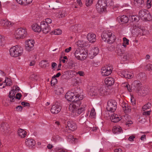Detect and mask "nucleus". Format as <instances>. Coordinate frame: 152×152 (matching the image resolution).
<instances>
[{"instance_id": "4d7b16f0", "label": "nucleus", "mask_w": 152, "mask_h": 152, "mask_svg": "<svg viewBox=\"0 0 152 152\" xmlns=\"http://www.w3.org/2000/svg\"><path fill=\"white\" fill-rule=\"evenodd\" d=\"M146 67L147 69L148 70H152V64H148L146 65Z\"/></svg>"}, {"instance_id": "e433bc0d", "label": "nucleus", "mask_w": 152, "mask_h": 152, "mask_svg": "<svg viewBox=\"0 0 152 152\" xmlns=\"http://www.w3.org/2000/svg\"><path fill=\"white\" fill-rule=\"evenodd\" d=\"M4 82L6 83L5 86H10L12 84V82L11 80L8 77L6 78V79Z\"/></svg>"}, {"instance_id": "b1692460", "label": "nucleus", "mask_w": 152, "mask_h": 152, "mask_svg": "<svg viewBox=\"0 0 152 152\" xmlns=\"http://www.w3.org/2000/svg\"><path fill=\"white\" fill-rule=\"evenodd\" d=\"M106 87L102 86L98 90L99 95V96H104L107 94V92L106 90Z\"/></svg>"}, {"instance_id": "5fc2aeb1", "label": "nucleus", "mask_w": 152, "mask_h": 152, "mask_svg": "<svg viewBox=\"0 0 152 152\" xmlns=\"http://www.w3.org/2000/svg\"><path fill=\"white\" fill-rule=\"evenodd\" d=\"M21 104L24 106V107H27L28 108L30 106V104L28 103L25 102H22L21 103Z\"/></svg>"}, {"instance_id": "4c0bfd02", "label": "nucleus", "mask_w": 152, "mask_h": 152, "mask_svg": "<svg viewBox=\"0 0 152 152\" xmlns=\"http://www.w3.org/2000/svg\"><path fill=\"white\" fill-rule=\"evenodd\" d=\"M55 91L56 94L58 95H60L63 92V88L61 87H60L59 88H56Z\"/></svg>"}, {"instance_id": "7c9ffc66", "label": "nucleus", "mask_w": 152, "mask_h": 152, "mask_svg": "<svg viewBox=\"0 0 152 152\" xmlns=\"http://www.w3.org/2000/svg\"><path fill=\"white\" fill-rule=\"evenodd\" d=\"M99 50L98 48L95 47L91 50L90 54L93 55L94 56H95L97 55L99 53Z\"/></svg>"}, {"instance_id": "a19ab883", "label": "nucleus", "mask_w": 152, "mask_h": 152, "mask_svg": "<svg viewBox=\"0 0 152 152\" xmlns=\"http://www.w3.org/2000/svg\"><path fill=\"white\" fill-rule=\"evenodd\" d=\"M151 104L150 103L148 102L143 106L142 109L144 111H145V110L149 109L151 107Z\"/></svg>"}, {"instance_id": "6ab92c4d", "label": "nucleus", "mask_w": 152, "mask_h": 152, "mask_svg": "<svg viewBox=\"0 0 152 152\" xmlns=\"http://www.w3.org/2000/svg\"><path fill=\"white\" fill-rule=\"evenodd\" d=\"M15 92L14 89L12 90L9 93L8 97L10 98V102H13L15 101Z\"/></svg>"}, {"instance_id": "49530a36", "label": "nucleus", "mask_w": 152, "mask_h": 152, "mask_svg": "<svg viewBox=\"0 0 152 152\" xmlns=\"http://www.w3.org/2000/svg\"><path fill=\"white\" fill-rule=\"evenodd\" d=\"M57 82V80L55 77H53L51 81V85H54Z\"/></svg>"}, {"instance_id": "a211bd4d", "label": "nucleus", "mask_w": 152, "mask_h": 152, "mask_svg": "<svg viewBox=\"0 0 152 152\" xmlns=\"http://www.w3.org/2000/svg\"><path fill=\"white\" fill-rule=\"evenodd\" d=\"M96 36L94 34L89 33L87 35V38L90 42L93 43L96 41Z\"/></svg>"}, {"instance_id": "69168bd1", "label": "nucleus", "mask_w": 152, "mask_h": 152, "mask_svg": "<svg viewBox=\"0 0 152 152\" xmlns=\"http://www.w3.org/2000/svg\"><path fill=\"white\" fill-rule=\"evenodd\" d=\"M128 106V104L126 103H123L122 104L121 106L123 108V111L124 110V109H125L126 107V106Z\"/></svg>"}, {"instance_id": "1a4fd4ad", "label": "nucleus", "mask_w": 152, "mask_h": 152, "mask_svg": "<svg viewBox=\"0 0 152 152\" xmlns=\"http://www.w3.org/2000/svg\"><path fill=\"white\" fill-rule=\"evenodd\" d=\"M80 98H76L75 99L74 101H72V104H71L69 106V109L70 110H72V108L75 109H77L80 106V105L81 104V102L80 101L81 100L79 99Z\"/></svg>"}, {"instance_id": "c03bdc74", "label": "nucleus", "mask_w": 152, "mask_h": 152, "mask_svg": "<svg viewBox=\"0 0 152 152\" xmlns=\"http://www.w3.org/2000/svg\"><path fill=\"white\" fill-rule=\"evenodd\" d=\"M139 17L136 15H133L132 16V22H137L139 21Z\"/></svg>"}, {"instance_id": "ea45409f", "label": "nucleus", "mask_w": 152, "mask_h": 152, "mask_svg": "<svg viewBox=\"0 0 152 152\" xmlns=\"http://www.w3.org/2000/svg\"><path fill=\"white\" fill-rule=\"evenodd\" d=\"M106 4H107V7L108 6L110 7L113 6L114 5V3L113 0H106Z\"/></svg>"}, {"instance_id": "a18cd8bd", "label": "nucleus", "mask_w": 152, "mask_h": 152, "mask_svg": "<svg viewBox=\"0 0 152 152\" xmlns=\"http://www.w3.org/2000/svg\"><path fill=\"white\" fill-rule=\"evenodd\" d=\"M67 139L69 141H75V140H77L76 138H75L73 137V136L72 135H69L67 137Z\"/></svg>"}, {"instance_id": "0eeeda50", "label": "nucleus", "mask_w": 152, "mask_h": 152, "mask_svg": "<svg viewBox=\"0 0 152 152\" xmlns=\"http://www.w3.org/2000/svg\"><path fill=\"white\" fill-rule=\"evenodd\" d=\"M71 91L74 94L75 98H80L79 99L80 100H82L83 99V96L81 94L82 91L80 88L75 87L72 89Z\"/></svg>"}, {"instance_id": "052dcab7", "label": "nucleus", "mask_w": 152, "mask_h": 152, "mask_svg": "<svg viewBox=\"0 0 152 152\" xmlns=\"http://www.w3.org/2000/svg\"><path fill=\"white\" fill-rule=\"evenodd\" d=\"M131 102L133 105H134L136 104V101L134 97H131Z\"/></svg>"}, {"instance_id": "423d86ee", "label": "nucleus", "mask_w": 152, "mask_h": 152, "mask_svg": "<svg viewBox=\"0 0 152 152\" xmlns=\"http://www.w3.org/2000/svg\"><path fill=\"white\" fill-rule=\"evenodd\" d=\"M75 57L78 60H82L85 59L87 56L85 52H82L79 48H77L74 53Z\"/></svg>"}, {"instance_id": "6e6552de", "label": "nucleus", "mask_w": 152, "mask_h": 152, "mask_svg": "<svg viewBox=\"0 0 152 152\" xmlns=\"http://www.w3.org/2000/svg\"><path fill=\"white\" fill-rule=\"evenodd\" d=\"M113 68L111 66H105L102 68L101 73L102 75L104 76H108L112 73Z\"/></svg>"}, {"instance_id": "f704fd0d", "label": "nucleus", "mask_w": 152, "mask_h": 152, "mask_svg": "<svg viewBox=\"0 0 152 152\" xmlns=\"http://www.w3.org/2000/svg\"><path fill=\"white\" fill-rule=\"evenodd\" d=\"M76 109V113H77L78 115H80L84 111L85 107L83 106H82Z\"/></svg>"}, {"instance_id": "338daca9", "label": "nucleus", "mask_w": 152, "mask_h": 152, "mask_svg": "<svg viewBox=\"0 0 152 152\" xmlns=\"http://www.w3.org/2000/svg\"><path fill=\"white\" fill-rule=\"evenodd\" d=\"M147 6L148 8H150L151 7V0H147Z\"/></svg>"}, {"instance_id": "37998d69", "label": "nucleus", "mask_w": 152, "mask_h": 152, "mask_svg": "<svg viewBox=\"0 0 152 152\" xmlns=\"http://www.w3.org/2000/svg\"><path fill=\"white\" fill-rule=\"evenodd\" d=\"M30 79L33 81H37L38 79V76L37 75L32 74L30 76Z\"/></svg>"}, {"instance_id": "9b49d317", "label": "nucleus", "mask_w": 152, "mask_h": 152, "mask_svg": "<svg viewBox=\"0 0 152 152\" xmlns=\"http://www.w3.org/2000/svg\"><path fill=\"white\" fill-rule=\"evenodd\" d=\"M34 41L32 39L27 40L26 42L25 48L26 50L30 51L33 49Z\"/></svg>"}, {"instance_id": "dca6fc26", "label": "nucleus", "mask_w": 152, "mask_h": 152, "mask_svg": "<svg viewBox=\"0 0 152 152\" xmlns=\"http://www.w3.org/2000/svg\"><path fill=\"white\" fill-rule=\"evenodd\" d=\"M35 143L34 140L31 139H26L25 141L26 145L31 148H32L33 146H34Z\"/></svg>"}, {"instance_id": "c756f323", "label": "nucleus", "mask_w": 152, "mask_h": 152, "mask_svg": "<svg viewBox=\"0 0 152 152\" xmlns=\"http://www.w3.org/2000/svg\"><path fill=\"white\" fill-rule=\"evenodd\" d=\"M115 53L119 56H121L124 53V50H122L119 47V45H117L115 48Z\"/></svg>"}, {"instance_id": "393cba45", "label": "nucleus", "mask_w": 152, "mask_h": 152, "mask_svg": "<svg viewBox=\"0 0 152 152\" xmlns=\"http://www.w3.org/2000/svg\"><path fill=\"white\" fill-rule=\"evenodd\" d=\"M149 11L146 10H140L139 13V15L140 17L142 19H143L145 17H146V15L148 14Z\"/></svg>"}, {"instance_id": "4468645a", "label": "nucleus", "mask_w": 152, "mask_h": 152, "mask_svg": "<svg viewBox=\"0 0 152 152\" xmlns=\"http://www.w3.org/2000/svg\"><path fill=\"white\" fill-rule=\"evenodd\" d=\"M67 124L69 130L74 131L77 128L76 123L72 121H68Z\"/></svg>"}, {"instance_id": "a878e982", "label": "nucleus", "mask_w": 152, "mask_h": 152, "mask_svg": "<svg viewBox=\"0 0 152 152\" xmlns=\"http://www.w3.org/2000/svg\"><path fill=\"white\" fill-rule=\"evenodd\" d=\"M1 24L6 28L9 27L11 25V22L6 19L1 20Z\"/></svg>"}, {"instance_id": "2f4dec72", "label": "nucleus", "mask_w": 152, "mask_h": 152, "mask_svg": "<svg viewBox=\"0 0 152 152\" xmlns=\"http://www.w3.org/2000/svg\"><path fill=\"white\" fill-rule=\"evenodd\" d=\"M120 20L122 24L126 23L128 22L129 19L126 15H123L121 17Z\"/></svg>"}, {"instance_id": "f257e3e1", "label": "nucleus", "mask_w": 152, "mask_h": 152, "mask_svg": "<svg viewBox=\"0 0 152 152\" xmlns=\"http://www.w3.org/2000/svg\"><path fill=\"white\" fill-rule=\"evenodd\" d=\"M10 55L14 57L20 56L23 54V49L20 46L16 45L11 48L10 50Z\"/></svg>"}, {"instance_id": "2eb2a0df", "label": "nucleus", "mask_w": 152, "mask_h": 152, "mask_svg": "<svg viewBox=\"0 0 152 152\" xmlns=\"http://www.w3.org/2000/svg\"><path fill=\"white\" fill-rule=\"evenodd\" d=\"M120 74L122 77H124L128 79L131 78L133 77L132 74L130 72L124 70L120 73Z\"/></svg>"}, {"instance_id": "ddd939ff", "label": "nucleus", "mask_w": 152, "mask_h": 152, "mask_svg": "<svg viewBox=\"0 0 152 152\" xmlns=\"http://www.w3.org/2000/svg\"><path fill=\"white\" fill-rule=\"evenodd\" d=\"M75 96L74 94L71 91L67 92L65 95V97L67 100L70 102L74 101L75 100Z\"/></svg>"}, {"instance_id": "79ce46f5", "label": "nucleus", "mask_w": 152, "mask_h": 152, "mask_svg": "<svg viewBox=\"0 0 152 152\" xmlns=\"http://www.w3.org/2000/svg\"><path fill=\"white\" fill-rule=\"evenodd\" d=\"M90 95L91 96H95L99 95L98 90L94 89L92 90L90 92Z\"/></svg>"}, {"instance_id": "6e6d98bb", "label": "nucleus", "mask_w": 152, "mask_h": 152, "mask_svg": "<svg viewBox=\"0 0 152 152\" xmlns=\"http://www.w3.org/2000/svg\"><path fill=\"white\" fill-rule=\"evenodd\" d=\"M96 115V113L94 109H92L91 110V112L90 113V115L91 117H94V116H95Z\"/></svg>"}, {"instance_id": "72a5a7b5", "label": "nucleus", "mask_w": 152, "mask_h": 152, "mask_svg": "<svg viewBox=\"0 0 152 152\" xmlns=\"http://www.w3.org/2000/svg\"><path fill=\"white\" fill-rule=\"evenodd\" d=\"M143 20L146 21H150L152 20V17L149 12L148 14L146 15L143 18Z\"/></svg>"}, {"instance_id": "20e7f679", "label": "nucleus", "mask_w": 152, "mask_h": 152, "mask_svg": "<svg viewBox=\"0 0 152 152\" xmlns=\"http://www.w3.org/2000/svg\"><path fill=\"white\" fill-rule=\"evenodd\" d=\"M106 0H99L96 4L97 11L99 12H102L106 10Z\"/></svg>"}, {"instance_id": "3c124183", "label": "nucleus", "mask_w": 152, "mask_h": 152, "mask_svg": "<svg viewBox=\"0 0 152 152\" xmlns=\"http://www.w3.org/2000/svg\"><path fill=\"white\" fill-rule=\"evenodd\" d=\"M61 33V31L59 29H56L54 31V34L55 35H59Z\"/></svg>"}, {"instance_id": "7ed1b4c3", "label": "nucleus", "mask_w": 152, "mask_h": 152, "mask_svg": "<svg viewBox=\"0 0 152 152\" xmlns=\"http://www.w3.org/2000/svg\"><path fill=\"white\" fill-rule=\"evenodd\" d=\"M26 34L27 32L25 29L20 28L15 31L14 36L15 39H18L25 38Z\"/></svg>"}, {"instance_id": "603ef678", "label": "nucleus", "mask_w": 152, "mask_h": 152, "mask_svg": "<svg viewBox=\"0 0 152 152\" xmlns=\"http://www.w3.org/2000/svg\"><path fill=\"white\" fill-rule=\"evenodd\" d=\"M16 1L20 4L26 5V0H16Z\"/></svg>"}, {"instance_id": "8fccbe9b", "label": "nucleus", "mask_w": 152, "mask_h": 152, "mask_svg": "<svg viewBox=\"0 0 152 152\" xmlns=\"http://www.w3.org/2000/svg\"><path fill=\"white\" fill-rule=\"evenodd\" d=\"M126 107L125 109H124V113H127L129 112H130L131 111V108L130 107L128 106H126Z\"/></svg>"}, {"instance_id": "f8f14e48", "label": "nucleus", "mask_w": 152, "mask_h": 152, "mask_svg": "<svg viewBox=\"0 0 152 152\" xmlns=\"http://www.w3.org/2000/svg\"><path fill=\"white\" fill-rule=\"evenodd\" d=\"M61 108L60 104L57 103L52 106L50 111L53 114H57L60 111Z\"/></svg>"}, {"instance_id": "5701e85b", "label": "nucleus", "mask_w": 152, "mask_h": 152, "mask_svg": "<svg viewBox=\"0 0 152 152\" xmlns=\"http://www.w3.org/2000/svg\"><path fill=\"white\" fill-rule=\"evenodd\" d=\"M114 82V79L112 77H109L106 78L105 80V83L108 86H111L113 85Z\"/></svg>"}, {"instance_id": "c9c22d12", "label": "nucleus", "mask_w": 152, "mask_h": 152, "mask_svg": "<svg viewBox=\"0 0 152 152\" xmlns=\"http://www.w3.org/2000/svg\"><path fill=\"white\" fill-rule=\"evenodd\" d=\"M131 55L129 53L126 52L124 53L123 59L124 61H126L129 60L131 57Z\"/></svg>"}, {"instance_id": "cd10ccee", "label": "nucleus", "mask_w": 152, "mask_h": 152, "mask_svg": "<svg viewBox=\"0 0 152 152\" xmlns=\"http://www.w3.org/2000/svg\"><path fill=\"white\" fill-rule=\"evenodd\" d=\"M48 62V61L46 60H43L40 62L39 64L41 67L45 68L49 66V64Z\"/></svg>"}, {"instance_id": "680f3d73", "label": "nucleus", "mask_w": 152, "mask_h": 152, "mask_svg": "<svg viewBox=\"0 0 152 152\" xmlns=\"http://www.w3.org/2000/svg\"><path fill=\"white\" fill-rule=\"evenodd\" d=\"M123 41L124 42V43L126 45H128L129 43V40L126 37H124L123 38Z\"/></svg>"}, {"instance_id": "39448f33", "label": "nucleus", "mask_w": 152, "mask_h": 152, "mask_svg": "<svg viewBox=\"0 0 152 152\" xmlns=\"http://www.w3.org/2000/svg\"><path fill=\"white\" fill-rule=\"evenodd\" d=\"M117 103L115 100H110L107 102L106 109L108 111L114 112L117 108Z\"/></svg>"}, {"instance_id": "774afa93", "label": "nucleus", "mask_w": 152, "mask_h": 152, "mask_svg": "<svg viewBox=\"0 0 152 152\" xmlns=\"http://www.w3.org/2000/svg\"><path fill=\"white\" fill-rule=\"evenodd\" d=\"M126 86L127 88L128 89V90L129 91V92H130L131 91V89L130 88V86L129 85L126 84Z\"/></svg>"}, {"instance_id": "4be33fe9", "label": "nucleus", "mask_w": 152, "mask_h": 152, "mask_svg": "<svg viewBox=\"0 0 152 152\" xmlns=\"http://www.w3.org/2000/svg\"><path fill=\"white\" fill-rule=\"evenodd\" d=\"M31 27L32 30L35 32H39L41 31V26H39L37 23L33 24Z\"/></svg>"}, {"instance_id": "aec40b11", "label": "nucleus", "mask_w": 152, "mask_h": 152, "mask_svg": "<svg viewBox=\"0 0 152 152\" xmlns=\"http://www.w3.org/2000/svg\"><path fill=\"white\" fill-rule=\"evenodd\" d=\"M148 89L147 88L143 87H141V88L139 90V94L141 96H144L146 95L148 92Z\"/></svg>"}, {"instance_id": "e2e57ef3", "label": "nucleus", "mask_w": 152, "mask_h": 152, "mask_svg": "<svg viewBox=\"0 0 152 152\" xmlns=\"http://www.w3.org/2000/svg\"><path fill=\"white\" fill-rule=\"evenodd\" d=\"M150 111H145L142 114L143 115H149L150 114Z\"/></svg>"}, {"instance_id": "de8ad7c7", "label": "nucleus", "mask_w": 152, "mask_h": 152, "mask_svg": "<svg viewBox=\"0 0 152 152\" xmlns=\"http://www.w3.org/2000/svg\"><path fill=\"white\" fill-rule=\"evenodd\" d=\"M4 38L1 35H0V47L4 45Z\"/></svg>"}, {"instance_id": "c85d7f7f", "label": "nucleus", "mask_w": 152, "mask_h": 152, "mask_svg": "<svg viewBox=\"0 0 152 152\" xmlns=\"http://www.w3.org/2000/svg\"><path fill=\"white\" fill-rule=\"evenodd\" d=\"M122 131L121 128L119 126H114L113 129V132L114 134L121 133Z\"/></svg>"}, {"instance_id": "13d9d810", "label": "nucleus", "mask_w": 152, "mask_h": 152, "mask_svg": "<svg viewBox=\"0 0 152 152\" xmlns=\"http://www.w3.org/2000/svg\"><path fill=\"white\" fill-rule=\"evenodd\" d=\"M45 22H46V23L48 24L51 23L52 22V20L49 18H47L45 20V21H44Z\"/></svg>"}, {"instance_id": "bb28decb", "label": "nucleus", "mask_w": 152, "mask_h": 152, "mask_svg": "<svg viewBox=\"0 0 152 152\" xmlns=\"http://www.w3.org/2000/svg\"><path fill=\"white\" fill-rule=\"evenodd\" d=\"M18 135L22 138L25 137L26 135V132L25 131L22 129H20L18 131Z\"/></svg>"}, {"instance_id": "9d476101", "label": "nucleus", "mask_w": 152, "mask_h": 152, "mask_svg": "<svg viewBox=\"0 0 152 152\" xmlns=\"http://www.w3.org/2000/svg\"><path fill=\"white\" fill-rule=\"evenodd\" d=\"M41 30L44 33L47 34L50 30V28L49 24L42 21L41 23Z\"/></svg>"}, {"instance_id": "bf43d9fd", "label": "nucleus", "mask_w": 152, "mask_h": 152, "mask_svg": "<svg viewBox=\"0 0 152 152\" xmlns=\"http://www.w3.org/2000/svg\"><path fill=\"white\" fill-rule=\"evenodd\" d=\"M22 96L21 94L20 93H17L15 96V99H20L21 98V97Z\"/></svg>"}, {"instance_id": "864d4df0", "label": "nucleus", "mask_w": 152, "mask_h": 152, "mask_svg": "<svg viewBox=\"0 0 152 152\" xmlns=\"http://www.w3.org/2000/svg\"><path fill=\"white\" fill-rule=\"evenodd\" d=\"M62 131L63 132L62 133L63 134L65 135L66 136L68 134V130L67 129L66 127L64 129H63Z\"/></svg>"}, {"instance_id": "f3484780", "label": "nucleus", "mask_w": 152, "mask_h": 152, "mask_svg": "<svg viewBox=\"0 0 152 152\" xmlns=\"http://www.w3.org/2000/svg\"><path fill=\"white\" fill-rule=\"evenodd\" d=\"M9 128L8 124L7 123H3L1 125V130L2 132H4L5 133L8 132Z\"/></svg>"}, {"instance_id": "0e129e2a", "label": "nucleus", "mask_w": 152, "mask_h": 152, "mask_svg": "<svg viewBox=\"0 0 152 152\" xmlns=\"http://www.w3.org/2000/svg\"><path fill=\"white\" fill-rule=\"evenodd\" d=\"M135 138V137L132 135H131V136H130L129 139H128V140L130 141H134V138Z\"/></svg>"}, {"instance_id": "412c9836", "label": "nucleus", "mask_w": 152, "mask_h": 152, "mask_svg": "<svg viewBox=\"0 0 152 152\" xmlns=\"http://www.w3.org/2000/svg\"><path fill=\"white\" fill-rule=\"evenodd\" d=\"M110 119L112 122L114 123L118 122L121 119V117H119L118 115L116 114H113L111 115Z\"/></svg>"}, {"instance_id": "58836bf2", "label": "nucleus", "mask_w": 152, "mask_h": 152, "mask_svg": "<svg viewBox=\"0 0 152 152\" xmlns=\"http://www.w3.org/2000/svg\"><path fill=\"white\" fill-rule=\"evenodd\" d=\"M67 15V13L66 11L65 10L62 11L58 15V18H62L66 16Z\"/></svg>"}, {"instance_id": "f03ea898", "label": "nucleus", "mask_w": 152, "mask_h": 152, "mask_svg": "<svg viewBox=\"0 0 152 152\" xmlns=\"http://www.w3.org/2000/svg\"><path fill=\"white\" fill-rule=\"evenodd\" d=\"M102 40L104 41H107L109 43H112L115 39V37L111 32H103L101 35Z\"/></svg>"}, {"instance_id": "473e14b6", "label": "nucleus", "mask_w": 152, "mask_h": 152, "mask_svg": "<svg viewBox=\"0 0 152 152\" xmlns=\"http://www.w3.org/2000/svg\"><path fill=\"white\" fill-rule=\"evenodd\" d=\"M141 85V83L138 81L135 80L132 83V86L133 87L134 86L136 89L137 88L138 89L139 87Z\"/></svg>"}, {"instance_id": "09e8293b", "label": "nucleus", "mask_w": 152, "mask_h": 152, "mask_svg": "<svg viewBox=\"0 0 152 152\" xmlns=\"http://www.w3.org/2000/svg\"><path fill=\"white\" fill-rule=\"evenodd\" d=\"M93 0H86V4L87 6L91 5L93 3Z\"/></svg>"}]
</instances>
